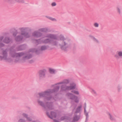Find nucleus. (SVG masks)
<instances>
[{"instance_id":"f3484780","label":"nucleus","mask_w":122,"mask_h":122,"mask_svg":"<svg viewBox=\"0 0 122 122\" xmlns=\"http://www.w3.org/2000/svg\"><path fill=\"white\" fill-rule=\"evenodd\" d=\"M46 92L45 93H44L43 94L41 93L40 94V96H43L44 94H46Z\"/></svg>"},{"instance_id":"5701e85b","label":"nucleus","mask_w":122,"mask_h":122,"mask_svg":"<svg viewBox=\"0 0 122 122\" xmlns=\"http://www.w3.org/2000/svg\"><path fill=\"white\" fill-rule=\"evenodd\" d=\"M41 102H40L39 103L41 105H42V104H41Z\"/></svg>"},{"instance_id":"6e6552de","label":"nucleus","mask_w":122,"mask_h":122,"mask_svg":"<svg viewBox=\"0 0 122 122\" xmlns=\"http://www.w3.org/2000/svg\"><path fill=\"white\" fill-rule=\"evenodd\" d=\"M94 25L95 27H98L99 26V24L97 23H95L94 24Z\"/></svg>"},{"instance_id":"39448f33","label":"nucleus","mask_w":122,"mask_h":122,"mask_svg":"<svg viewBox=\"0 0 122 122\" xmlns=\"http://www.w3.org/2000/svg\"><path fill=\"white\" fill-rule=\"evenodd\" d=\"M39 75L40 77H41L44 76V74L43 72H40L39 73Z\"/></svg>"},{"instance_id":"a211bd4d","label":"nucleus","mask_w":122,"mask_h":122,"mask_svg":"<svg viewBox=\"0 0 122 122\" xmlns=\"http://www.w3.org/2000/svg\"><path fill=\"white\" fill-rule=\"evenodd\" d=\"M68 81L67 80H66L64 82V83H67L68 82Z\"/></svg>"},{"instance_id":"4468645a","label":"nucleus","mask_w":122,"mask_h":122,"mask_svg":"<svg viewBox=\"0 0 122 122\" xmlns=\"http://www.w3.org/2000/svg\"><path fill=\"white\" fill-rule=\"evenodd\" d=\"M66 118L65 117H62L61 118V120H66Z\"/></svg>"},{"instance_id":"b1692460","label":"nucleus","mask_w":122,"mask_h":122,"mask_svg":"<svg viewBox=\"0 0 122 122\" xmlns=\"http://www.w3.org/2000/svg\"><path fill=\"white\" fill-rule=\"evenodd\" d=\"M109 116H110V117H111V115H110H110H109Z\"/></svg>"},{"instance_id":"dca6fc26","label":"nucleus","mask_w":122,"mask_h":122,"mask_svg":"<svg viewBox=\"0 0 122 122\" xmlns=\"http://www.w3.org/2000/svg\"><path fill=\"white\" fill-rule=\"evenodd\" d=\"M73 93L76 94H78V92L77 91H74Z\"/></svg>"},{"instance_id":"ddd939ff","label":"nucleus","mask_w":122,"mask_h":122,"mask_svg":"<svg viewBox=\"0 0 122 122\" xmlns=\"http://www.w3.org/2000/svg\"><path fill=\"white\" fill-rule=\"evenodd\" d=\"M81 106H79L78 107V108L77 109V110L78 111L77 112H78L80 110V108H81Z\"/></svg>"},{"instance_id":"6ab92c4d","label":"nucleus","mask_w":122,"mask_h":122,"mask_svg":"<svg viewBox=\"0 0 122 122\" xmlns=\"http://www.w3.org/2000/svg\"><path fill=\"white\" fill-rule=\"evenodd\" d=\"M85 112H86V110H85ZM85 115H86V116H87V113H85Z\"/></svg>"},{"instance_id":"393cba45","label":"nucleus","mask_w":122,"mask_h":122,"mask_svg":"<svg viewBox=\"0 0 122 122\" xmlns=\"http://www.w3.org/2000/svg\"><path fill=\"white\" fill-rule=\"evenodd\" d=\"M62 47V49H63V47Z\"/></svg>"},{"instance_id":"f257e3e1","label":"nucleus","mask_w":122,"mask_h":122,"mask_svg":"<svg viewBox=\"0 0 122 122\" xmlns=\"http://www.w3.org/2000/svg\"><path fill=\"white\" fill-rule=\"evenodd\" d=\"M3 56H0V59L1 60H6L7 58V56L6 52L5 51H4L3 53Z\"/></svg>"},{"instance_id":"f03ea898","label":"nucleus","mask_w":122,"mask_h":122,"mask_svg":"<svg viewBox=\"0 0 122 122\" xmlns=\"http://www.w3.org/2000/svg\"><path fill=\"white\" fill-rule=\"evenodd\" d=\"M68 96L70 97V98L73 99L76 102H77L78 101V99H77L76 97H74L73 95L71 94H69Z\"/></svg>"},{"instance_id":"aec40b11","label":"nucleus","mask_w":122,"mask_h":122,"mask_svg":"<svg viewBox=\"0 0 122 122\" xmlns=\"http://www.w3.org/2000/svg\"><path fill=\"white\" fill-rule=\"evenodd\" d=\"M74 121H77L78 120V119H77L76 120V119H75V117L74 118Z\"/></svg>"},{"instance_id":"7ed1b4c3","label":"nucleus","mask_w":122,"mask_h":122,"mask_svg":"<svg viewBox=\"0 0 122 122\" xmlns=\"http://www.w3.org/2000/svg\"><path fill=\"white\" fill-rule=\"evenodd\" d=\"M48 116L51 118H53L56 117V113L54 112H52L50 115H49L47 113Z\"/></svg>"},{"instance_id":"20e7f679","label":"nucleus","mask_w":122,"mask_h":122,"mask_svg":"<svg viewBox=\"0 0 122 122\" xmlns=\"http://www.w3.org/2000/svg\"><path fill=\"white\" fill-rule=\"evenodd\" d=\"M75 87V85L74 84L72 86H71L70 87H68L66 88V89L68 90H70L74 88Z\"/></svg>"},{"instance_id":"9b49d317","label":"nucleus","mask_w":122,"mask_h":122,"mask_svg":"<svg viewBox=\"0 0 122 122\" xmlns=\"http://www.w3.org/2000/svg\"><path fill=\"white\" fill-rule=\"evenodd\" d=\"M118 55L120 56H122V52L121 51L119 52L118 53Z\"/></svg>"},{"instance_id":"9d476101","label":"nucleus","mask_w":122,"mask_h":122,"mask_svg":"<svg viewBox=\"0 0 122 122\" xmlns=\"http://www.w3.org/2000/svg\"><path fill=\"white\" fill-rule=\"evenodd\" d=\"M14 1L17 2L18 3H20L21 2V0H13Z\"/></svg>"},{"instance_id":"a878e982","label":"nucleus","mask_w":122,"mask_h":122,"mask_svg":"<svg viewBox=\"0 0 122 122\" xmlns=\"http://www.w3.org/2000/svg\"><path fill=\"white\" fill-rule=\"evenodd\" d=\"M118 10H119V8H118Z\"/></svg>"},{"instance_id":"f8f14e48","label":"nucleus","mask_w":122,"mask_h":122,"mask_svg":"<svg viewBox=\"0 0 122 122\" xmlns=\"http://www.w3.org/2000/svg\"><path fill=\"white\" fill-rule=\"evenodd\" d=\"M48 16L47 17L48 18H49V19L51 20H55V19H54V18H52L51 17H49Z\"/></svg>"},{"instance_id":"412c9836","label":"nucleus","mask_w":122,"mask_h":122,"mask_svg":"<svg viewBox=\"0 0 122 122\" xmlns=\"http://www.w3.org/2000/svg\"><path fill=\"white\" fill-rule=\"evenodd\" d=\"M49 40H47V41L46 42H45V43L47 42H49Z\"/></svg>"},{"instance_id":"0eeeda50","label":"nucleus","mask_w":122,"mask_h":122,"mask_svg":"<svg viewBox=\"0 0 122 122\" xmlns=\"http://www.w3.org/2000/svg\"><path fill=\"white\" fill-rule=\"evenodd\" d=\"M9 40L8 38L6 39L5 40H4V42L6 43H8L9 42Z\"/></svg>"},{"instance_id":"1a4fd4ad","label":"nucleus","mask_w":122,"mask_h":122,"mask_svg":"<svg viewBox=\"0 0 122 122\" xmlns=\"http://www.w3.org/2000/svg\"><path fill=\"white\" fill-rule=\"evenodd\" d=\"M51 5L52 6H55L56 5V3L55 2H53L51 4Z\"/></svg>"},{"instance_id":"423d86ee","label":"nucleus","mask_w":122,"mask_h":122,"mask_svg":"<svg viewBox=\"0 0 122 122\" xmlns=\"http://www.w3.org/2000/svg\"><path fill=\"white\" fill-rule=\"evenodd\" d=\"M49 71L50 73H54L55 72L54 70L51 69H49Z\"/></svg>"},{"instance_id":"2eb2a0df","label":"nucleus","mask_w":122,"mask_h":122,"mask_svg":"<svg viewBox=\"0 0 122 122\" xmlns=\"http://www.w3.org/2000/svg\"><path fill=\"white\" fill-rule=\"evenodd\" d=\"M46 48V47L45 46H42L41 47V49L42 50H44Z\"/></svg>"},{"instance_id":"4be33fe9","label":"nucleus","mask_w":122,"mask_h":122,"mask_svg":"<svg viewBox=\"0 0 122 122\" xmlns=\"http://www.w3.org/2000/svg\"><path fill=\"white\" fill-rule=\"evenodd\" d=\"M54 122H59L58 121L56 120H54Z\"/></svg>"}]
</instances>
